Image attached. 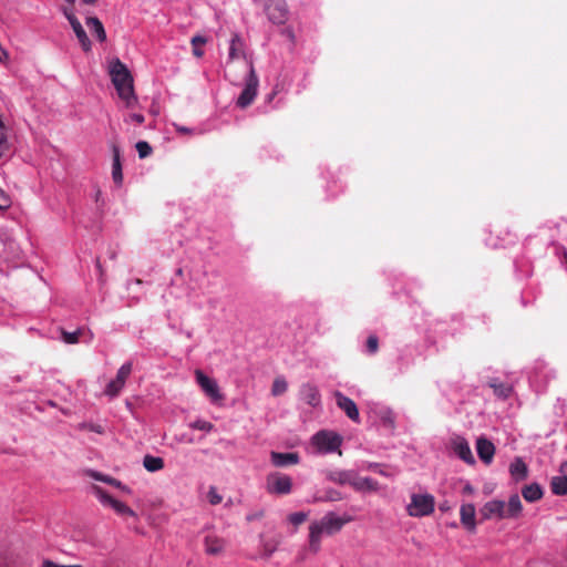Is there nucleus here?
Listing matches in <instances>:
<instances>
[{
  "label": "nucleus",
  "instance_id": "obj_46",
  "mask_svg": "<svg viewBox=\"0 0 567 567\" xmlns=\"http://www.w3.org/2000/svg\"><path fill=\"white\" fill-rule=\"evenodd\" d=\"M327 499L329 501H340L342 499L341 493L337 491H330L327 495Z\"/></svg>",
  "mask_w": 567,
  "mask_h": 567
},
{
  "label": "nucleus",
  "instance_id": "obj_10",
  "mask_svg": "<svg viewBox=\"0 0 567 567\" xmlns=\"http://www.w3.org/2000/svg\"><path fill=\"white\" fill-rule=\"evenodd\" d=\"M450 445L453 453L463 462L470 465L475 463L474 455L465 437L455 435L451 439Z\"/></svg>",
  "mask_w": 567,
  "mask_h": 567
},
{
  "label": "nucleus",
  "instance_id": "obj_23",
  "mask_svg": "<svg viewBox=\"0 0 567 567\" xmlns=\"http://www.w3.org/2000/svg\"><path fill=\"white\" fill-rule=\"evenodd\" d=\"M488 386L493 389V393L501 400H507L513 393V386L509 383L499 381L498 379H492L488 382Z\"/></svg>",
  "mask_w": 567,
  "mask_h": 567
},
{
  "label": "nucleus",
  "instance_id": "obj_47",
  "mask_svg": "<svg viewBox=\"0 0 567 567\" xmlns=\"http://www.w3.org/2000/svg\"><path fill=\"white\" fill-rule=\"evenodd\" d=\"M174 126H175L176 132H178L181 134L193 133V128H189V127H186V126H183V125H177V124H175Z\"/></svg>",
  "mask_w": 567,
  "mask_h": 567
},
{
  "label": "nucleus",
  "instance_id": "obj_48",
  "mask_svg": "<svg viewBox=\"0 0 567 567\" xmlns=\"http://www.w3.org/2000/svg\"><path fill=\"white\" fill-rule=\"evenodd\" d=\"M473 493H474V487L470 483H466L463 487V494H473Z\"/></svg>",
  "mask_w": 567,
  "mask_h": 567
},
{
  "label": "nucleus",
  "instance_id": "obj_21",
  "mask_svg": "<svg viewBox=\"0 0 567 567\" xmlns=\"http://www.w3.org/2000/svg\"><path fill=\"white\" fill-rule=\"evenodd\" d=\"M352 487L358 492H377L379 491V483L371 477H361L355 472Z\"/></svg>",
  "mask_w": 567,
  "mask_h": 567
},
{
  "label": "nucleus",
  "instance_id": "obj_27",
  "mask_svg": "<svg viewBox=\"0 0 567 567\" xmlns=\"http://www.w3.org/2000/svg\"><path fill=\"white\" fill-rule=\"evenodd\" d=\"M550 489L555 495H567V476L559 473L550 480Z\"/></svg>",
  "mask_w": 567,
  "mask_h": 567
},
{
  "label": "nucleus",
  "instance_id": "obj_40",
  "mask_svg": "<svg viewBox=\"0 0 567 567\" xmlns=\"http://www.w3.org/2000/svg\"><path fill=\"white\" fill-rule=\"evenodd\" d=\"M308 517V514L305 513V512H296V513H292L288 516V520L295 525V526H298L300 524H302L303 522H306Z\"/></svg>",
  "mask_w": 567,
  "mask_h": 567
},
{
  "label": "nucleus",
  "instance_id": "obj_9",
  "mask_svg": "<svg viewBox=\"0 0 567 567\" xmlns=\"http://www.w3.org/2000/svg\"><path fill=\"white\" fill-rule=\"evenodd\" d=\"M92 492L103 505L112 507L117 514L135 516L133 509H131L126 504L110 496L102 487L93 485Z\"/></svg>",
  "mask_w": 567,
  "mask_h": 567
},
{
  "label": "nucleus",
  "instance_id": "obj_53",
  "mask_svg": "<svg viewBox=\"0 0 567 567\" xmlns=\"http://www.w3.org/2000/svg\"><path fill=\"white\" fill-rule=\"evenodd\" d=\"M100 195H101V190H100V189H97V190H96V193H95V200H96V202L99 200Z\"/></svg>",
  "mask_w": 567,
  "mask_h": 567
},
{
  "label": "nucleus",
  "instance_id": "obj_22",
  "mask_svg": "<svg viewBox=\"0 0 567 567\" xmlns=\"http://www.w3.org/2000/svg\"><path fill=\"white\" fill-rule=\"evenodd\" d=\"M112 152H113L112 178H113V182L117 186H121L122 183H123V173H122V163H121L120 147L116 146V145H113Z\"/></svg>",
  "mask_w": 567,
  "mask_h": 567
},
{
  "label": "nucleus",
  "instance_id": "obj_26",
  "mask_svg": "<svg viewBox=\"0 0 567 567\" xmlns=\"http://www.w3.org/2000/svg\"><path fill=\"white\" fill-rule=\"evenodd\" d=\"M86 25L100 42L106 40V32L102 22L96 17L86 18Z\"/></svg>",
  "mask_w": 567,
  "mask_h": 567
},
{
  "label": "nucleus",
  "instance_id": "obj_7",
  "mask_svg": "<svg viewBox=\"0 0 567 567\" xmlns=\"http://www.w3.org/2000/svg\"><path fill=\"white\" fill-rule=\"evenodd\" d=\"M195 378L202 391L213 404H220L224 400L217 381L206 375L203 371L196 370Z\"/></svg>",
  "mask_w": 567,
  "mask_h": 567
},
{
  "label": "nucleus",
  "instance_id": "obj_8",
  "mask_svg": "<svg viewBox=\"0 0 567 567\" xmlns=\"http://www.w3.org/2000/svg\"><path fill=\"white\" fill-rule=\"evenodd\" d=\"M265 13L274 24H284L289 16L285 0H268L264 6Z\"/></svg>",
  "mask_w": 567,
  "mask_h": 567
},
{
  "label": "nucleus",
  "instance_id": "obj_55",
  "mask_svg": "<svg viewBox=\"0 0 567 567\" xmlns=\"http://www.w3.org/2000/svg\"><path fill=\"white\" fill-rule=\"evenodd\" d=\"M66 2H69L70 4H74L75 0H65Z\"/></svg>",
  "mask_w": 567,
  "mask_h": 567
},
{
  "label": "nucleus",
  "instance_id": "obj_19",
  "mask_svg": "<svg viewBox=\"0 0 567 567\" xmlns=\"http://www.w3.org/2000/svg\"><path fill=\"white\" fill-rule=\"evenodd\" d=\"M354 475L355 472L352 470H336L329 472L327 478L336 484L352 486Z\"/></svg>",
  "mask_w": 567,
  "mask_h": 567
},
{
  "label": "nucleus",
  "instance_id": "obj_16",
  "mask_svg": "<svg viewBox=\"0 0 567 567\" xmlns=\"http://www.w3.org/2000/svg\"><path fill=\"white\" fill-rule=\"evenodd\" d=\"M461 523L468 532L476 529V509L473 504H463L460 509Z\"/></svg>",
  "mask_w": 567,
  "mask_h": 567
},
{
  "label": "nucleus",
  "instance_id": "obj_41",
  "mask_svg": "<svg viewBox=\"0 0 567 567\" xmlns=\"http://www.w3.org/2000/svg\"><path fill=\"white\" fill-rule=\"evenodd\" d=\"M207 498L212 505H218L223 501V497L219 495V493L217 492V488L214 486H210L208 494H207Z\"/></svg>",
  "mask_w": 567,
  "mask_h": 567
},
{
  "label": "nucleus",
  "instance_id": "obj_31",
  "mask_svg": "<svg viewBox=\"0 0 567 567\" xmlns=\"http://www.w3.org/2000/svg\"><path fill=\"white\" fill-rule=\"evenodd\" d=\"M124 385L125 384L117 379H113L106 384L104 394L111 399L116 398L121 393Z\"/></svg>",
  "mask_w": 567,
  "mask_h": 567
},
{
  "label": "nucleus",
  "instance_id": "obj_36",
  "mask_svg": "<svg viewBox=\"0 0 567 567\" xmlns=\"http://www.w3.org/2000/svg\"><path fill=\"white\" fill-rule=\"evenodd\" d=\"M379 349V339L377 336L372 334V336H369V338L367 339V342H365V353L368 354H374L377 353Z\"/></svg>",
  "mask_w": 567,
  "mask_h": 567
},
{
  "label": "nucleus",
  "instance_id": "obj_57",
  "mask_svg": "<svg viewBox=\"0 0 567 567\" xmlns=\"http://www.w3.org/2000/svg\"><path fill=\"white\" fill-rule=\"evenodd\" d=\"M566 450H567V444H566Z\"/></svg>",
  "mask_w": 567,
  "mask_h": 567
},
{
  "label": "nucleus",
  "instance_id": "obj_43",
  "mask_svg": "<svg viewBox=\"0 0 567 567\" xmlns=\"http://www.w3.org/2000/svg\"><path fill=\"white\" fill-rule=\"evenodd\" d=\"M42 567H83L82 565H59L50 559H44Z\"/></svg>",
  "mask_w": 567,
  "mask_h": 567
},
{
  "label": "nucleus",
  "instance_id": "obj_29",
  "mask_svg": "<svg viewBox=\"0 0 567 567\" xmlns=\"http://www.w3.org/2000/svg\"><path fill=\"white\" fill-rule=\"evenodd\" d=\"M143 466L148 472H157L164 467V460L158 456L145 455L143 458Z\"/></svg>",
  "mask_w": 567,
  "mask_h": 567
},
{
  "label": "nucleus",
  "instance_id": "obj_38",
  "mask_svg": "<svg viewBox=\"0 0 567 567\" xmlns=\"http://www.w3.org/2000/svg\"><path fill=\"white\" fill-rule=\"evenodd\" d=\"M140 158H145L152 154L151 145L145 141H138L135 145Z\"/></svg>",
  "mask_w": 567,
  "mask_h": 567
},
{
  "label": "nucleus",
  "instance_id": "obj_20",
  "mask_svg": "<svg viewBox=\"0 0 567 567\" xmlns=\"http://www.w3.org/2000/svg\"><path fill=\"white\" fill-rule=\"evenodd\" d=\"M300 394L303 402L312 408L318 406L321 402L319 390L312 384L302 385Z\"/></svg>",
  "mask_w": 567,
  "mask_h": 567
},
{
  "label": "nucleus",
  "instance_id": "obj_2",
  "mask_svg": "<svg viewBox=\"0 0 567 567\" xmlns=\"http://www.w3.org/2000/svg\"><path fill=\"white\" fill-rule=\"evenodd\" d=\"M351 520L350 516H338L333 512L327 513L320 520L309 527V546L312 551H318L323 533L333 534L339 532L344 524Z\"/></svg>",
  "mask_w": 567,
  "mask_h": 567
},
{
  "label": "nucleus",
  "instance_id": "obj_45",
  "mask_svg": "<svg viewBox=\"0 0 567 567\" xmlns=\"http://www.w3.org/2000/svg\"><path fill=\"white\" fill-rule=\"evenodd\" d=\"M128 120L133 121V122H136L137 124H142L145 121L144 115L138 114V113L130 114L128 115Z\"/></svg>",
  "mask_w": 567,
  "mask_h": 567
},
{
  "label": "nucleus",
  "instance_id": "obj_24",
  "mask_svg": "<svg viewBox=\"0 0 567 567\" xmlns=\"http://www.w3.org/2000/svg\"><path fill=\"white\" fill-rule=\"evenodd\" d=\"M523 509L522 501L517 494H513L508 503H505V517L506 518H517Z\"/></svg>",
  "mask_w": 567,
  "mask_h": 567
},
{
  "label": "nucleus",
  "instance_id": "obj_1",
  "mask_svg": "<svg viewBox=\"0 0 567 567\" xmlns=\"http://www.w3.org/2000/svg\"><path fill=\"white\" fill-rule=\"evenodd\" d=\"M109 74L125 106L134 107L137 104V96L134 92L133 76L127 66L120 59L114 58L109 63Z\"/></svg>",
  "mask_w": 567,
  "mask_h": 567
},
{
  "label": "nucleus",
  "instance_id": "obj_33",
  "mask_svg": "<svg viewBox=\"0 0 567 567\" xmlns=\"http://www.w3.org/2000/svg\"><path fill=\"white\" fill-rule=\"evenodd\" d=\"M206 42V38L202 35H195L192 38L193 54L196 58H202L204 55V51L199 48V45H204Z\"/></svg>",
  "mask_w": 567,
  "mask_h": 567
},
{
  "label": "nucleus",
  "instance_id": "obj_5",
  "mask_svg": "<svg viewBox=\"0 0 567 567\" xmlns=\"http://www.w3.org/2000/svg\"><path fill=\"white\" fill-rule=\"evenodd\" d=\"M435 498L433 495L412 494L411 502L406 506L408 514L412 517L429 516L434 512Z\"/></svg>",
  "mask_w": 567,
  "mask_h": 567
},
{
  "label": "nucleus",
  "instance_id": "obj_51",
  "mask_svg": "<svg viewBox=\"0 0 567 567\" xmlns=\"http://www.w3.org/2000/svg\"><path fill=\"white\" fill-rule=\"evenodd\" d=\"M563 262L567 268V250L566 249L563 250Z\"/></svg>",
  "mask_w": 567,
  "mask_h": 567
},
{
  "label": "nucleus",
  "instance_id": "obj_39",
  "mask_svg": "<svg viewBox=\"0 0 567 567\" xmlns=\"http://www.w3.org/2000/svg\"><path fill=\"white\" fill-rule=\"evenodd\" d=\"M86 475H87L89 477H91V478L95 480V481H99V482H103V483H106V484H109V483H113V482L111 481V476L105 475V474H103V473H101V472H97V471H94V470H87V471H86Z\"/></svg>",
  "mask_w": 567,
  "mask_h": 567
},
{
  "label": "nucleus",
  "instance_id": "obj_6",
  "mask_svg": "<svg viewBox=\"0 0 567 567\" xmlns=\"http://www.w3.org/2000/svg\"><path fill=\"white\" fill-rule=\"evenodd\" d=\"M266 491L271 495H288L292 491V478L280 472L267 475Z\"/></svg>",
  "mask_w": 567,
  "mask_h": 567
},
{
  "label": "nucleus",
  "instance_id": "obj_32",
  "mask_svg": "<svg viewBox=\"0 0 567 567\" xmlns=\"http://www.w3.org/2000/svg\"><path fill=\"white\" fill-rule=\"evenodd\" d=\"M132 370H133V363L132 361H126L125 363H123L120 369L117 370V373H116V377L115 379H117L118 381H121L122 383H126V380L128 379V377L131 375L132 373Z\"/></svg>",
  "mask_w": 567,
  "mask_h": 567
},
{
  "label": "nucleus",
  "instance_id": "obj_17",
  "mask_svg": "<svg viewBox=\"0 0 567 567\" xmlns=\"http://www.w3.org/2000/svg\"><path fill=\"white\" fill-rule=\"evenodd\" d=\"M371 411L379 419L382 426L389 430L394 427V414L388 406L377 404Z\"/></svg>",
  "mask_w": 567,
  "mask_h": 567
},
{
  "label": "nucleus",
  "instance_id": "obj_12",
  "mask_svg": "<svg viewBox=\"0 0 567 567\" xmlns=\"http://www.w3.org/2000/svg\"><path fill=\"white\" fill-rule=\"evenodd\" d=\"M63 13L70 22L72 30L74 31L83 51L89 52L91 50L92 44L81 22L72 12H69L66 9L63 10Z\"/></svg>",
  "mask_w": 567,
  "mask_h": 567
},
{
  "label": "nucleus",
  "instance_id": "obj_13",
  "mask_svg": "<svg viewBox=\"0 0 567 567\" xmlns=\"http://www.w3.org/2000/svg\"><path fill=\"white\" fill-rule=\"evenodd\" d=\"M245 47L246 44L244 39L238 33H234L229 41L227 63L240 58L245 59L248 63L250 60L247 59Z\"/></svg>",
  "mask_w": 567,
  "mask_h": 567
},
{
  "label": "nucleus",
  "instance_id": "obj_37",
  "mask_svg": "<svg viewBox=\"0 0 567 567\" xmlns=\"http://www.w3.org/2000/svg\"><path fill=\"white\" fill-rule=\"evenodd\" d=\"M189 426L194 430H199L204 432H210L214 429V425L210 422L202 419L195 420L189 424Z\"/></svg>",
  "mask_w": 567,
  "mask_h": 567
},
{
  "label": "nucleus",
  "instance_id": "obj_30",
  "mask_svg": "<svg viewBox=\"0 0 567 567\" xmlns=\"http://www.w3.org/2000/svg\"><path fill=\"white\" fill-rule=\"evenodd\" d=\"M511 474L516 480H523L527 475V466L526 464L520 460L516 458L509 466Z\"/></svg>",
  "mask_w": 567,
  "mask_h": 567
},
{
  "label": "nucleus",
  "instance_id": "obj_14",
  "mask_svg": "<svg viewBox=\"0 0 567 567\" xmlns=\"http://www.w3.org/2000/svg\"><path fill=\"white\" fill-rule=\"evenodd\" d=\"M484 518L489 519L493 517L504 519L505 517V502L499 499H492L487 502L482 508Z\"/></svg>",
  "mask_w": 567,
  "mask_h": 567
},
{
  "label": "nucleus",
  "instance_id": "obj_50",
  "mask_svg": "<svg viewBox=\"0 0 567 567\" xmlns=\"http://www.w3.org/2000/svg\"><path fill=\"white\" fill-rule=\"evenodd\" d=\"M277 92H278V91L275 89L271 93H269V94L267 95V97H266V102H267V103H270V102L274 100V97L276 96Z\"/></svg>",
  "mask_w": 567,
  "mask_h": 567
},
{
  "label": "nucleus",
  "instance_id": "obj_25",
  "mask_svg": "<svg viewBox=\"0 0 567 567\" xmlns=\"http://www.w3.org/2000/svg\"><path fill=\"white\" fill-rule=\"evenodd\" d=\"M205 550L209 555H217L223 551L225 542L216 535L209 534L205 537Z\"/></svg>",
  "mask_w": 567,
  "mask_h": 567
},
{
  "label": "nucleus",
  "instance_id": "obj_4",
  "mask_svg": "<svg viewBox=\"0 0 567 567\" xmlns=\"http://www.w3.org/2000/svg\"><path fill=\"white\" fill-rule=\"evenodd\" d=\"M311 444L320 454H330L339 451L342 444V436L336 432L321 430L311 437Z\"/></svg>",
  "mask_w": 567,
  "mask_h": 567
},
{
  "label": "nucleus",
  "instance_id": "obj_15",
  "mask_svg": "<svg viewBox=\"0 0 567 567\" xmlns=\"http://www.w3.org/2000/svg\"><path fill=\"white\" fill-rule=\"evenodd\" d=\"M270 460L276 467H286L289 465H296L300 462L299 454L296 452H271Z\"/></svg>",
  "mask_w": 567,
  "mask_h": 567
},
{
  "label": "nucleus",
  "instance_id": "obj_11",
  "mask_svg": "<svg viewBox=\"0 0 567 567\" xmlns=\"http://www.w3.org/2000/svg\"><path fill=\"white\" fill-rule=\"evenodd\" d=\"M334 398L337 406L342 410L351 421L359 423L360 414L355 402L339 391L334 393Z\"/></svg>",
  "mask_w": 567,
  "mask_h": 567
},
{
  "label": "nucleus",
  "instance_id": "obj_44",
  "mask_svg": "<svg viewBox=\"0 0 567 567\" xmlns=\"http://www.w3.org/2000/svg\"><path fill=\"white\" fill-rule=\"evenodd\" d=\"M111 481H112L113 483H109L110 485H113V486H115V487H117V488L122 489V491H123V492H125V493H128V494L131 493V489H130L127 486L123 485L120 481H117V480H115V478H113V477H111Z\"/></svg>",
  "mask_w": 567,
  "mask_h": 567
},
{
  "label": "nucleus",
  "instance_id": "obj_49",
  "mask_svg": "<svg viewBox=\"0 0 567 567\" xmlns=\"http://www.w3.org/2000/svg\"><path fill=\"white\" fill-rule=\"evenodd\" d=\"M559 473L567 476V461L563 462L559 466Z\"/></svg>",
  "mask_w": 567,
  "mask_h": 567
},
{
  "label": "nucleus",
  "instance_id": "obj_54",
  "mask_svg": "<svg viewBox=\"0 0 567 567\" xmlns=\"http://www.w3.org/2000/svg\"><path fill=\"white\" fill-rule=\"evenodd\" d=\"M8 244H9V246H10V248H12V247H13V245H14V243H13L12 240H9V243H8Z\"/></svg>",
  "mask_w": 567,
  "mask_h": 567
},
{
  "label": "nucleus",
  "instance_id": "obj_35",
  "mask_svg": "<svg viewBox=\"0 0 567 567\" xmlns=\"http://www.w3.org/2000/svg\"><path fill=\"white\" fill-rule=\"evenodd\" d=\"M288 384L284 378L275 379L271 388L274 395H281L287 391Z\"/></svg>",
  "mask_w": 567,
  "mask_h": 567
},
{
  "label": "nucleus",
  "instance_id": "obj_52",
  "mask_svg": "<svg viewBox=\"0 0 567 567\" xmlns=\"http://www.w3.org/2000/svg\"><path fill=\"white\" fill-rule=\"evenodd\" d=\"M82 2L85 4H94L96 0H82Z\"/></svg>",
  "mask_w": 567,
  "mask_h": 567
},
{
  "label": "nucleus",
  "instance_id": "obj_34",
  "mask_svg": "<svg viewBox=\"0 0 567 567\" xmlns=\"http://www.w3.org/2000/svg\"><path fill=\"white\" fill-rule=\"evenodd\" d=\"M83 329H78L76 331L73 332L63 331L62 339L68 344H74L80 341V337L83 334Z\"/></svg>",
  "mask_w": 567,
  "mask_h": 567
},
{
  "label": "nucleus",
  "instance_id": "obj_18",
  "mask_svg": "<svg viewBox=\"0 0 567 567\" xmlns=\"http://www.w3.org/2000/svg\"><path fill=\"white\" fill-rule=\"evenodd\" d=\"M476 451L480 458L484 463H491L495 453L493 443L484 437H481L476 442Z\"/></svg>",
  "mask_w": 567,
  "mask_h": 567
},
{
  "label": "nucleus",
  "instance_id": "obj_3",
  "mask_svg": "<svg viewBox=\"0 0 567 567\" xmlns=\"http://www.w3.org/2000/svg\"><path fill=\"white\" fill-rule=\"evenodd\" d=\"M259 78L254 68L252 61L248 62V72L244 80V89L237 97L236 105L239 109L248 107L257 96Z\"/></svg>",
  "mask_w": 567,
  "mask_h": 567
},
{
  "label": "nucleus",
  "instance_id": "obj_56",
  "mask_svg": "<svg viewBox=\"0 0 567 567\" xmlns=\"http://www.w3.org/2000/svg\"><path fill=\"white\" fill-rule=\"evenodd\" d=\"M564 555H565V557L567 558V549L565 550V554H564Z\"/></svg>",
  "mask_w": 567,
  "mask_h": 567
},
{
  "label": "nucleus",
  "instance_id": "obj_42",
  "mask_svg": "<svg viewBox=\"0 0 567 567\" xmlns=\"http://www.w3.org/2000/svg\"><path fill=\"white\" fill-rule=\"evenodd\" d=\"M11 205V199L9 195L0 188V210H4L9 208Z\"/></svg>",
  "mask_w": 567,
  "mask_h": 567
},
{
  "label": "nucleus",
  "instance_id": "obj_28",
  "mask_svg": "<svg viewBox=\"0 0 567 567\" xmlns=\"http://www.w3.org/2000/svg\"><path fill=\"white\" fill-rule=\"evenodd\" d=\"M523 497L527 502H536L543 497V489L537 483L526 485L522 491Z\"/></svg>",
  "mask_w": 567,
  "mask_h": 567
}]
</instances>
